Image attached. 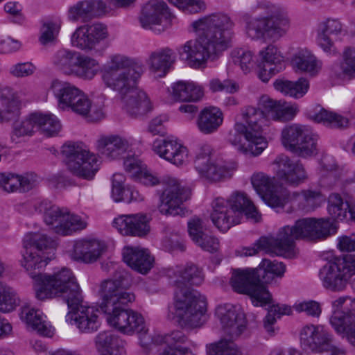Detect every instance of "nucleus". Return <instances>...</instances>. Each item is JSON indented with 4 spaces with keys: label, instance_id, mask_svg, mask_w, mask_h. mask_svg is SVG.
Masks as SVG:
<instances>
[{
    "label": "nucleus",
    "instance_id": "13d9d810",
    "mask_svg": "<svg viewBox=\"0 0 355 355\" xmlns=\"http://www.w3.org/2000/svg\"><path fill=\"white\" fill-rule=\"evenodd\" d=\"M33 114H31L28 118L21 121H16L13 124V130L12 134V139L15 141L17 139L25 137V136H31L34 131L35 128H37L36 123H35V119L32 118Z\"/></svg>",
    "mask_w": 355,
    "mask_h": 355
},
{
    "label": "nucleus",
    "instance_id": "6e6552de",
    "mask_svg": "<svg viewBox=\"0 0 355 355\" xmlns=\"http://www.w3.org/2000/svg\"><path fill=\"white\" fill-rule=\"evenodd\" d=\"M37 209L43 214L46 225L58 234L71 235L87 227V223L80 216L72 214L67 208H61L49 200L41 201Z\"/></svg>",
    "mask_w": 355,
    "mask_h": 355
},
{
    "label": "nucleus",
    "instance_id": "cd10ccee",
    "mask_svg": "<svg viewBox=\"0 0 355 355\" xmlns=\"http://www.w3.org/2000/svg\"><path fill=\"white\" fill-rule=\"evenodd\" d=\"M123 109L135 117L142 116L151 110V103L145 92L133 87L124 94L120 95Z\"/></svg>",
    "mask_w": 355,
    "mask_h": 355
},
{
    "label": "nucleus",
    "instance_id": "f257e3e1",
    "mask_svg": "<svg viewBox=\"0 0 355 355\" xmlns=\"http://www.w3.org/2000/svg\"><path fill=\"white\" fill-rule=\"evenodd\" d=\"M56 246L55 240L42 233L31 232L24 237L21 264L34 281L35 296L40 300L62 297L72 311L71 320L77 328L84 333L96 331L101 324L99 311L84 304L82 291L71 270L62 268L53 275L32 271L47 264L50 259L44 250L54 249Z\"/></svg>",
    "mask_w": 355,
    "mask_h": 355
},
{
    "label": "nucleus",
    "instance_id": "412c9836",
    "mask_svg": "<svg viewBox=\"0 0 355 355\" xmlns=\"http://www.w3.org/2000/svg\"><path fill=\"white\" fill-rule=\"evenodd\" d=\"M216 315L220 320L223 331L232 338L240 336L245 328L244 315L232 304L217 306Z\"/></svg>",
    "mask_w": 355,
    "mask_h": 355
},
{
    "label": "nucleus",
    "instance_id": "a211bd4d",
    "mask_svg": "<svg viewBox=\"0 0 355 355\" xmlns=\"http://www.w3.org/2000/svg\"><path fill=\"white\" fill-rule=\"evenodd\" d=\"M107 37V27L103 24H86L76 28L71 37V44L80 50L89 51Z\"/></svg>",
    "mask_w": 355,
    "mask_h": 355
},
{
    "label": "nucleus",
    "instance_id": "a878e982",
    "mask_svg": "<svg viewBox=\"0 0 355 355\" xmlns=\"http://www.w3.org/2000/svg\"><path fill=\"white\" fill-rule=\"evenodd\" d=\"M212 212L211 220L214 225L221 232H226L232 226L241 223L239 220L240 214L231 209L228 202L221 197L214 198L211 203Z\"/></svg>",
    "mask_w": 355,
    "mask_h": 355
},
{
    "label": "nucleus",
    "instance_id": "423d86ee",
    "mask_svg": "<svg viewBox=\"0 0 355 355\" xmlns=\"http://www.w3.org/2000/svg\"><path fill=\"white\" fill-rule=\"evenodd\" d=\"M143 73L141 63L118 54L111 56L103 71L102 80L107 87L120 96L135 87Z\"/></svg>",
    "mask_w": 355,
    "mask_h": 355
},
{
    "label": "nucleus",
    "instance_id": "3c124183",
    "mask_svg": "<svg viewBox=\"0 0 355 355\" xmlns=\"http://www.w3.org/2000/svg\"><path fill=\"white\" fill-rule=\"evenodd\" d=\"M328 211L332 218H329L334 223L336 220H342L350 212L349 205L347 202H344L341 196L338 193H332L329 197Z\"/></svg>",
    "mask_w": 355,
    "mask_h": 355
},
{
    "label": "nucleus",
    "instance_id": "72a5a7b5",
    "mask_svg": "<svg viewBox=\"0 0 355 355\" xmlns=\"http://www.w3.org/2000/svg\"><path fill=\"white\" fill-rule=\"evenodd\" d=\"M105 11V4L103 1H83L69 8L68 16L71 21L81 19L83 21H87L101 15Z\"/></svg>",
    "mask_w": 355,
    "mask_h": 355
},
{
    "label": "nucleus",
    "instance_id": "dca6fc26",
    "mask_svg": "<svg viewBox=\"0 0 355 355\" xmlns=\"http://www.w3.org/2000/svg\"><path fill=\"white\" fill-rule=\"evenodd\" d=\"M194 164L200 175L209 181H219L229 173L227 168L215 158L209 145H204L200 148Z\"/></svg>",
    "mask_w": 355,
    "mask_h": 355
},
{
    "label": "nucleus",
    "instance_id": "bf43d9fd",
    "mask_svg": "<svg viewBox=\"0 0 355 355\" xmlns=\"http://www.w3.org/2000/svg\"><path fill=\"white\" fill-rule=\"evenodd\" d=\"M348 295L340 296L331 302L333 309L332 315L330 318V324L333 328H338L340 330V322L344 318L346 317L344 311L347 305Z\"/></svg>",
    "mask_w": 355,
    "mask_h": 355
},
{
    "label": "nucleus",
    "instance_id": "5701e85b",
    "mask_svg": "<svg viewBox=\"0 0 355 355\" xmlns=\"http://www.w3.org/2000/svg\"><path fill=\"white\" fill-rule=\"evenodd\" d=\"M295 232V225H286L279 230L275 236L262 237L261 242L268 245L271 254L290 256L294 250L295 240L299 239Z\"/></svg>",
    "mask_w": 355,
    "mask_h": 355
},
{
    "label": "nucleus",
    "instance_id": "ea45409f",
    "mask_svg": "<svg viewBox=\"0 0 355 355\" xmlns=\"http://www.w3.org/2000/svg\"><path fill=\"white\" fill-rule=\"evenodd\" d=\"M227 202L230 209L234 210L235 215L236 212L240 214V220L242 219L243 214L248 218H252L256 221L258 220L259 214L257 209L253 202L244 193L239 191L233 193Z\"/></svg>",
    "mask_w": 355,
    "mask_h": 355
},
{
    "label": "nucleus",
    "instance_id": "c756f323",
    "mask_svg": "<svg viewBox=\"0 0 355 355\" xmlns=\"http://www.w3.org/2000/svg\"><path fill=\"white\" fill-rule=\"evenodd\" d=\"M154 345L165 347L158 355H196L189 348L182 347L187 337L181 331H174L166 334H155L153 338Z\"/></svg>",
    "mask_w": 355,
    "mask_h": 355
},
{
    "label": "nucleus",
    "instance_id": "69168bd1",
    "mask_svg": "<svg viewBox=\"0 0 355 355\" xmlns=\"http://www.w3.org/2000/svg\"><path fill=\"white\" fill-rule=\"evenodd\" d=\"M20 187L19 175L14 173L0 174V187L5 191L15 192L19 191Z\"/></svg>",
    "mask_w": 355,
    "mask_h": 355
},
{
    "label": "nucleus",
    "instance_id": "f704fd0d",
    "mask_svg": "<svg viewBox=\"0 0 355 355\" xmlns=\"http://www.w3.org/2000/svg\"><path fill=\"white\" fill-rule=\"evenodd\" d=\"M171 96L178 102H197L204 96L203 88L192 81L179 80L171 86Z\"/></svg>",
    "mask_w": 355,
    "mask_h": 355
},
{
    "label": "nucleus",
    "instance_id": "1a4fd4ad",
    "mask_svg": "<svg viewBox=\"0 0 355 355\" xmlns=\"http://www.w3.org/2000/svg\"><path fill=\"white\" fill-rule=\"evenodd\" d=\"M318 136L306 127L292 124L282 130L281 140L284 148L302 158L315 156L318 153Z\"/></svg>",
    "mask_w": 355,
    "mask_h": 355
},
{
    "label": "nucleus",
    "instance_id": "680f3d73",
    "mask_svg": "<svg viewBox=\"0 0 355 355\" xmlns=\"http://www.w3.org/2000/svg\"><path fill=\"white\" fill-rule=\"evenodd\" d=\"M340 326L342 329L340 331L338 328H334L336 332L355 346V315L346 318L345 320H342Z\"/></svg>",
    "mask_w": 355,
    "mask_h": 355
},
{
    "label": "nucleus",
    "instance_id": "4c0bfd02",
    "mask_svg": "<svg viewBox=\"0 0 355 355\" xmlns=\"http://www.w3.org/2000/svg\"><path fill=\"white\" fill-rule=\"evenodd\" d=\"M175 61L173 51L169 48L159 49L152 52L147 64L151 72L163 77L168 72Z\"/></svg>",
    "mask_w": 355,
    "mask_h": 355
},
{
    "label": "nucleus",
    "instance_id": "8fccbe9b",
    "mask_svg": "<svg viewBox=\"0 0 355 355\" xmlns=\"http://www.w3.org/2000/svg\"><path fill=\"white\" fill-rule=\"evenodd\" d=\"M96 347L101 354H115L114 351L123 347V342L110 331L99 333L95 340Z\"/></svg>",
    "mask_w": 355,
    "mask_h": 355
},
{
    "label": "nucleus",
    "instance_id": "2f4dec72",
    "mask_svg": "<svg viewBox=\"0 0 355 355\" xmlns=\"http://www.w3.org/2000/svg\"><path fill=\"white\" fill-rule=\"evenodd\" d=\"M20 105L21 101L17 91L8 86L0 85V123L17 118Z\"/></svg>",
    "mask_w": 355,
    "mask_h": 355
},
{
    "label": "nucleus",
    "instance_id": "aec40b11",
    "mask_svg": "<svg viewBox=\"0 0 355 355\" xmlns=\"http://www.w3.org/2000/svg\"><path fill=\"white\" fill-rule=\"evenodd\" d=\"M175 17L169 12L166 3L163 0H150L143 7L139 17L141 26L144 28H153L154 25H160L163 21L164 26L172 23Z\"/></svg>",
    "mask_w": 355,
    "mask_h": 355
},
{
    "label": "nucleus",
    "instance_id": "49530a36",
    "mask_svg": "<svg viewBox=\"0 0 355 355\" xmlns=\"http://www.w3.org/2000/svg\"><path fill=\"white\" fill-rule=\"evenodd\" d=\"M78 60L72 75L85 80L94 78L98 71V62L89 56L80 54Z\"/></svg>",
    "mask_w": 355,
    "mask_h": 355
},
{
    "label": "nucleus",
    "instance_id": "393cba45",
    "mask_svg": "<svg viewBox=\"0 0 355 355\" xmlns=\"http://www.w3.org/2000/svg\"><path fill=\"white\" fill-rule=\"evenodd\" d=\"M113 225L123 235L141 237L150 231L147 216L142 214L121 215L113 221Z\"/></svg>",
    "mask_w": 355,
    "mask_h": 355
},
{
    "label": "nucleus",
    "instance_id": "0e129e2a",
    "mask_svg": "<svg viewBox=\"0 0 355 355\" xmlns=\"http://www.w3.org/2000/svg\"><path fill=\"white\" fill-rule=\"evenodd\" d=\"M294 309L297 312H304L307 315L318 318L322 312L320 304L314 300L295 303Z\"/></svg>",
    "mask_w": 355,
    "mask_h": 355
},
{
    "label": "nucleus",
    "instance_id": "4d7b16f0",
    "mask_svg": "<svg viewBox=\"0 0 355 355\" xmlns=\"http://www.w3.org/2000/svg\"><path fill=\"white\" fill-rule=\"evenodd\" d=\"M207 355H241V352L232 340L222 339L209 347Z\"/></svg>",
    "mask_w": 355,
    "mask_h": 355
},
{
    "label": "nucleus",
    "instance_id": "9d476101",
    "mask_svg": "<svg viewBox=\"0 0 355 355\" xmlns=\"http://www.w3.org/2000/svg\"><path fill=\"white\" fill-rule=\"evenodd\" d=\"M355 275V259L352 257L336 258L327 262L320 270L322 286L334 292L344 291L349 280Z\"/></svg>",
    "mask_w": 355,
    "mask_h": 355
},
{
    "label": "nucleus",
    "instance_id": "a18cd8bd",
    "mask_svg": "<svg viewBox=\"0 0 355 355\" xmlns=\"http://www.w3.org/2000/svg\"><path fill=\"white\" fill-rule=\"evenodd\" d=\"M79 53L74 51L61 49L58 50L53 57V64L64 73L72 75Z\"/></svg>",
    "mask_w": 355,
    "mask_h": 355
},
{
    "label": "nucleus",
    "instance_id": "864d4df0",
    "mask_svg": "<svg viewBox=\"0 0 355 355\" xmlns=\"http://www.w3.org/2000/svg\"><path fill=\"white\" fill-rule=\"evenodd\" d=\"M259 54L261 58V64H268L273 67L272 69L276 71H281L284 68V58L276 46L269 45L260 51Z\"/></svg>",
    "mask_w": 355,
    "mask_h": 355
},
{
    "label": "nucleus",
    "instance_id": "09e8293b",
    "mask_svg": "<svg viewBox=\"0 0 355 355\" xmlns=\"http://www.w3.org/2000/svg\"><path fill=\"white\" fill-rule=\"evenodd\" d=\"M32 118L35 119L37 128L40 129L47 137L57 135L61 129L60 121L53 114L36 112L33 113Z\"/></svg>",
    "mask_w": 355,
    "mask_h": 355
},
{
    "label": "nucleus",
    "instance_id": "5fc2aeb1",
    "mask_svg": "<svg viewBox=\"0 0 355 355\" xmlns=\"http://www.w3.org/2000/svg\"><path fill=\"white\" fill-rule=\"evenodd\" d=\"M291 309L285 304H273L268 310V313L263 320V326L265 329L270 334L275 332L273 324L277 319H279L283 315H290Z\"/></svg>",
    "mask_w": 355,
    "mask_h": 355
},
{
    "label": "nucleus",
    "instance_id": "f8f14e48",
    "mask_svg": "<svg viewBox=\"0 0 355 355\" xmlns=\"http://www.w3.org/2000/svg\"><path fill=\"white\" fill-rule=\"evenodd\" d=\"M51 89L58 101L59 109L71 110L80 116H85L89 110L91 101L83 91L70 83L54 80Z\"/></svg>",
    "mask_w": 355,
    "mask_h": 355
},
{
    "label": "nucleus",
    "instance_id": "338daca9",
    "mask_svg": "<svg viewBox=\"0 0 355 355\" xmlns=\"http://www.w3.org/2000/svg\"><path fill=\"white\" fill-rule=\"evenodd\" d=\"M209 89L213 92L225 91L227 93H234L238 91L239 85L234 81L230 80H225L223 81L219 79H212L210 80Z\"/></svg>",
    "mask_w": 355,
    "mask_h": 355
},
{
    "label": "nucleus",
    "instance_id": "f03ea898",
    "mask_svg": "<svg viewBox=\"0 0 355 355\" xmlns=\"http://www.w3.org/2000/svg\"><path fill=\"white\" fill-rule=\"evenodd\" d=\"M234 23L223 13H213L192 23L198 34L178 49L180 59L195 69L203 67L207 60L227 49L234 35Z\"/></svg>",
    "mask_w": 355,
    "mask_h": 355
},
{
    "label": "nucleus",
    "instance_id": "c03bdc74",
    "mask_svg": "<svg viewBox=\"0 0 355 355\" xmlns=\"http://www.w3.org/2000/svg\"><path fill=\"white\" fill-rule=\"evenodd\" d=\"M123 176L120 173H115L112 178V196L116 202L123 201L130 203L132 201L142 200L143 198L140 196L137 191H135L130 187L124 188L123 183Z\"/></svg>",
    "mask_w": 355,
    "mask_h": 355
},
{
    "label": "nucleus",
    "instance_id": "7c9ffc66",
    "mask_svg": "<svg viewBox=\"0 0 355 355\" xmlns=\"http://www.w3.org/2000/svg\"><path fill=\"white\" fill-rule=\"evenodd\" d=\"M130 147L129 140L119 135H102L96 141L98 152L110 159L120 158Z\"/></svg>",
    "mask_w": 355,
    "mask_h": 355
},
{
    "label": "nucleus",
    "instance_id": "b1692460",
    "mask_svg": "<svg viewBox=\"0 0 355 355\" xmlns=\"http://www.w3.org/2000/svg\"><path fill=\"white\" fill-rule=\"evenodd\" d=\"M259 106L262 109L268 121H289L298 111L297 106L289 105L284 101L272 99L267 95L259 98Z\"/></svg>",
    "mask_w": 355,
    "mask_h": 355
},
{
    "label": "nucleus",
    "instance_id": "c9c22d12",
    "mask_svg": "<svg viewBox=\"0 0 355 355\" xmlns=\"http://www.w3.org/2000/svg\"><path fill=\"white\" fill-rule=\"evenodd\" d=\"M291 62L296 72L304 73L311 77L316 76L322 66V61L306 49L298 51L293 55Z\"/></svg>",
    "mask_w": 355,
    "mask_h": 355
},
{
    "label": "nucleus",
    "instance_id": "9b49d317",
    "mask_svg": "<svg viewBox=\"0 0 355 355\" xmlns=\"http://www.w3.org/2000/svg\"><path fill=\"white\" fill-rule=\"evenodd\" d=\"M230 284L236 292L250 295L255 306H263L269 304L272 300L271 295L266 286L260 284L254 268L234 270Z\"/></svg>",
    "mask_w": 355,
    "mask_h": 355
},
{
    "label": "nucleus",
    "instance_id": "2eb2a0df",
    "mask_svg": "<svg viewBox=\"0 0 355 355\" xmlns=\"http://www.w3.org/2000/svg\"><path fill=\"white\" fill-rule=\"evenodd\" d=\"M165 187L160 198L159 211L165 215L176 216L183 214L182 205L191 195L189 189L182 187L174 178L164 183Z\"/></svg>",
    "mask_w": 355,
    "mask_h": 355
},
{
    "label": "nucleus",
    "instance_id": "a19ab883",
    "mask_svg": "<svg viewBox=\"0 0 355 355\" xmlns=\"http://www.w3.org/2000/svg\"><path fill=\"white\" fill-rule=\"evenodd\" d=\"M20 316L28 327L40 335L52 336L53 334L52 327L44 320L43 314L40 310L24 307Z\"/></svg>",
    "mask_w": 355,
    "mask_h": 355
},
{
    "label": "nucleus",
    "instance_id": "6ab92c4d",
    "mask_svg": "<svg viewBox=\"0 0 355 355\" xmlns=\"http://www.w3.org/2000/svg\"><path fill=\"white\" fill-rule=\"evenodd\" d=\"M301 345L315 353L331 349L333 336L321 325L307 324L300 334Z\"/></svg>",
    "mask_w": 355,
    "mask_h": 355
},
{
    "label": "nucleus",
    "instance_id": "052dcab7",
    "mask_svg": "<svg viewBox=\"0 0 355 355\" xmlns=\"http://www.w3.org/2000/svg\"><path fill=\"white\" fill-rule=\"evenodd\" d=\"M185 14H196L203 12L206 9V3L203 0H168Z\"/></svg>",
    "mask_w": 355,
    "mask_h": 355
},
{
    "label": "nucleus",
    "instance_id": "603ef678",
    "mask_svg": "<svg viewBox=\"0 0 355 355\" xmlns=\"http://www.w3.org/2000/svg\"><path fill=\"white\" fill-rule=\"evenodd\" d=\"M19 299L16 291L0 282V311L2 313H9L13 311L19 304Z\"/></svg>",
    "mask_w": 355,
    "mask_h": 355
},
{
    "label": "nucleus",
    "instance_id": "4be33fe9",
    "mask_svg": "<svg viewBox=\"0 0 355 355\" xmlns=\"http://www.w3.org/2000/svg\"><path fill=\"white\" fill-rule=\"evenodd\" d=\"M251 183L257 194L268 206L272 208L284 207L286 190H275L272 181L268 175L263 173H254Z\"/></svg>",
    "mask_w": 355,
    "mask_h": 355
},
{
    "label": "nucleus",
    "instance_id": "e2e57ef3",
    "mask_svg": "<svg viewBox=\"0 0 355 355\" xmlns=\"http://www.w3.org/2000/svg\"><path fill=\"white\" fill-rule=\"evenodd\" d=\"M343 60L341 69L344 74L353 77L355 76V48L347 47L343 51Z\"/></svg>",
    "mask_w": 355,
    "mask_h": 355
},
{
    "label": "nucleus",
    "instance_id": "ddd939ff",
    "mask_svg": "<svg viewBox=\"0 0 355 355\" xmlns=\"http://www.w3.org/2000/svg\"><path fill=\"white\" fill-rule=\"evenodd\" d=\"M62 153L67 159L69 170L76 176L91 180L98 170L96 156L79 146L66 144Z\"/></svg>",
    "mask_w": 355,
    "mask_h": 355
},
{
    "label": "nucleus",
    "instance_id": "20e7f679",
    "mask_svg": "<svg viewBox=\"0 0 355 355\" xmlns=\"http://www.w3.org/2000/svg\"><path fill=\"white\" fill-rule=\"evenodd\" d=\"M172 272L177 278L175 281L176 315L189 327H200L206 312V298L198 291L187 287V284L200 285L204 281L202 270L196 265L189 263L184 269L177 268Z\"/></svg>",
    "mask_w": 355,
    "mask_h": 355
},
{
    "label": "nucleus",
    "instance_id": "37998d69",
    "mask_svg": "<svg viewBox=\"0 0 355 355\" xmlns=\"http://www.w3.org/2000/svg\"><path fill=\"white\" fill-rule=\"evenodd\" d=\"M286 270L285 265L282 262L263 259L258 268H254L262 285L270 282L275 276L282 277Z\"/></svg>",
    "mask_w": 355,
    "mask_h": 355
},
{
    "label": "nucleus",
    "instance_id": "58836bf2",
    "mask_svg": "<svg viewBox=\"0 0 355 355\" xmlns=\"http://www.w3.org/2000/svg\"><path fill=\"white\" fill-rule=\"evenodd\" d=\"M342 31L340 22L335 19H327L321 21L317 29V42L325 52H331L334 47L331 37Z\"/></svg>",
    "mask_w": 355,
    "mask_h": 355
},
{
    "label": "nucleus",
    "instance_id": "774afa93",
    "mask_svg": "<svg viewBox=\"0 0 355 355\" xmlns=\"http://www.w3.org/2000/svg\"><path fill=\"white\" fill-rule=\"evenodd\" d=\"M60 26L54 22L48 21L43 24L40 40L42 44L53 42L58 34Z\"/></svg>",
    "mask_w": 355,
    "mask_h": 355
},
{
    "label": "nucleus",
    "instance_id": "e433bc0d",
    "mask_svg": "<svg viewBox=\"0 0 355 355\" xmlns=\"http://www.w3.org/2000/svg\"><path fill=\"white\" fill-rule=\"evenodd\" d=\"M320 193L313 190H302L298 191H284V206L291 203L306 212L314 210L318 205Z\"/></svg>",
    "mask_w": 355,
    "mask_h": 355
},
{
    "label": "nucleus",
    "instance_id": "79ce46f5",
    "mask_svg": "<svg viewBox=\"0 0 355 355\" xmlns=\"http://www.w3.org/2000/svg\"><path fill=\"white\" fill-rule=\"evenodd\" d=\"M223 123V114L215 107L203 109L197 121V125L200 131L204 134H211L218 130Z\"/></svg>",
    "mask_w": 355,
    "mask_h": 355
},
{
    "label": "nucleus",
    "instance_id": "de8ad7c7",
    "mask_svg": "<svg viewBox=\"0 0 355 355\" xmlns=\"http://www.w3.org/2000/svg\"><path fill=\"white\" fill-rule=\"evenodd\" d=\"M310 118L331 128H344L349 125L347 118L323 108L320 109L318 112L311 113Z\"/></svg>",
    "mask_w": 355,
    "mask_h": 355
},
{
    "label": "nucleus",
    "instance_id": "f3484780",
    "mask_svg": "<svg viewBox=\"0 0 355 355\" xmlns=\"http://www.w3.org/2000/svg\"><path fill=\"white\" fill-rule=\"evenodd\" d=\"M295 234L298 239H309L311 240L325 239L335 234L337 226L330 219L313 218L300 219L295 223Z\"/></svg>",
    "mask_w": 355,
    "mask_h": 355
},
{
    "label": "nucleus",
    "instance_id": "6e6d98bb",
    "mask_svg": "<svg viewBox=\"0 0 355 355\" xmlns=\"http://www.w3.org/2000/svg\"><path fill=\"white\" fill-rule=\"evenodd\" d=\"M233 62L239 65L241 70L248 73L256 65V60L252 51L243 49L234 50L232 53Z\"/></svg>",
    "mask_w": 355,
    "mask_h": 355
},
{
    "label": "nucleus",
    "instance_id": "c85d7f7f",
    "mask_svg": "<svg viewBox=\"0 0 355 355\" xmlns=\"http://www.w3.org/2000/svg\"><path fill=\"white\" fill-rule=\"evenodd\" d=\"M153 148L160 157L175 165L180 166L187 161V148L176 140L157 139L154 141Z\"/></svg>",
    "mask_w": 355,
    "mask_h": 355
},
{
    "label": "nucleus",
    "instance_id": "4468645a",
    "mask_svg": "<svg viewBox=\"0 0 355 355\" xmlns=\"http://www.w3.org/2000/svg\"><path fill=\"white\" fill-rule=\"evenodd\" d=\"M273 166L277 180L285 184L297 187L309 178L304 164L300 160H292L284 154L276 157Z\"/></svg>",
    "mask_w": 355,
    "mask_h": 355
},
{
    "label": "nucleus",
    "instance_id": "bb28decb",
    "mask_svg": "<svg viewBox=\"0 0 355 355\" xmlns=\"http://www.w3.org/2000/svg\"><path fill=\"white\" fill-rule=\"evenodd\" d=\"M106 245L98 239H81L75 241L71 258L85 263L96 262L105 252Z\"/></svg>",
    "mask_w": 355,
    "mask_h": 355
},
{
    "label": "nucleus",
    "instance_id": "7ed1b4c3",
    "mask_svg": "<svg viewBox=\"0 0 355 355\" xmlns=\"http://www.w3.org/2000/svg\"><path fill=\"white\" fill-rule=\"evenodd\" d=\"M127 279L120 276L114 279L104 280L100 286V294L103 299L101 310L106 315L107 323L119 331L132 335H139L141 345L148 347L154 344L153 338L156 334L148 335L142 315L136 311L125 308V306L135 300L134 293L128 291L125 286Z\"/></svg>",
    "mask_w": 355,
    "mask_h": 355
},
{
    "label": "nucleus",
    "instance_id": "39448f33",
    "mask_svg": "<svg viewBox=\"0 0 355 355\" xmlns=\"http://www.w3.org/2000/svg\"><path fill=\"white\" fill-rule=\"evenodd\" d=\"M241 119L236 122L228 135V141L245 155L257 156L267 147V141L262 136L263 128L268 125L262 109L247 107L242 110Z\"/></svg>",
    "mask_w": 355,
    "mask_h": 355
},
{
    "label": "nucleus",
    "instance_id": "0eeeda50",
    "mask_svg": "<svg viewBox=\"0 0 355 355\" xmlns=\"http://www.w3.org/2000/svg\"><path fill=\"white\" fill-rule=\"evenodd\" d=\"M270 12L266 17L253 18L246 22L245 31L248 37L275 42L286 34L290 28L288 16L274 6Z\"/></svg>",
    "mask_w": 355,
    "mask_h": 355
},
{
    "label": "nucleus",
    "instance_id": "473e14b6",
    "mask_svg": "<svg viewBox=\"0 0 355 355\" xmlns=\"http://www.w3.org/2000/svg\"><path fill=\"white\" fill-rule=\"evenodd\" d=\"M124 261L132 269L147 273L153 267L154 259L148 250L139 247H125L123 250Z\"/></svg>",
    "mask_w": 355,
    "mask_h": 355
}]
</instances>
